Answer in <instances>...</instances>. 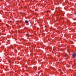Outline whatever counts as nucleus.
Instances as JSON below:
<instances>
[{"label": "nucleus", "mask_w": 76, "mask_h": 76, "mask_svg": "<svg viewBox=\"0 0 76 76\" xmlns=\"http://www.w3.org/2000/svg\"><path fill=\"white\" fill-rule=\"evenodd\" d=\"M72 56H73L74 58H75L76 57V53H74L72 55Z\"/></svg>", "instance_id": "f257e3e1"}, {"label": "nucleus", "mask_w": 76, "mask_h": 76, "mask_svg": "<svg viewBox=\"0 0 76 76\" xmlns=\"http://www.w3.org/2000/svg\"><path fill=\"white\" fill-rule=\"evenodd\" d=\"M25 22L26 23H28V20H26L25 21Z\"/></svg>", "instance_id": "f03ea898"}, {"label": "nucleus", "mask_w": 76, "mask_h": 76, "mask_svg": "<svg viewBox=\"0 0 76 76\" xmlns=\"http://www.w3.org/2000/svg\"><path fill=\"white\" fill-rule=\"evenodd\" d=\"M68 55H65V57H68Z\"/></svg>", "instance_id": "7ed1b4c3"}, {"label": "nucleus", "mask_w": 76, "mask_h": 76, "mask_svg": "<svg viewBox=\"0 0 76 76\" xmlns=\"http://www.w3.org/2000/svg\"><path fill=\"white\" fill-rule=\"evenodd\" d=\"M26 36H29V34L28 33L27 34H26Z\"/></svg>", "instance_id": "20e7f679"}, {"label": "nucleus", "mask_w": 76, "mask_h": 76, "mask_svg": "<svg viewBox=\"0 0 76 76\" xmlns=\"http://www.w3.org/2000/svg\"><path fill=\"white\" fill-rule=\"evenodd\" d=\"M53 51H56V50H54V49H53Z\"/></svg>", "instance_id": "39448f33"}]
</instances>
